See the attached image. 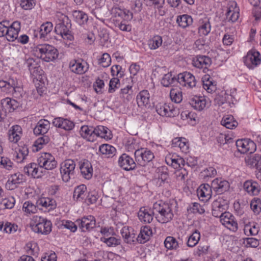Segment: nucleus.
Instances as JSON below:
<instances>
[{
    "instance_id": "obj_1",
    "label": "nucleus",
    "mask_w": 261,
    "mask_h": 261,
    "mask_svg": "<svg viewBox=\"0 0 261 261\" xmlns=\"http://www.w3.org/2000/svg\"><path fill=\"white\" fill-rule=\"evenodd\" d=\"M172 207V205L169 203L155 202L153 205L152 213L158 222L166 223L173 217Z\"/></svg>"
},
{
    "instance_id": "obj_2",
    "label": "nucleus",
    "mask_w": 261,
    "mask_h": 261,
    "mask_svg": "<svg viewBox=\"0 0 261 261\" xmlns=\"http://www.w3.org/2000/svg\"><path fill=\"white\" fill-rule=\"evenodd\" d=\"M33 51L35 56L45 62L53 61L58 56L57 49L48 44H38L33 48Z\"/></svg>"
},
{
    "instance_id": "obj_3",
    "label": "nucleus",
    "mask_w": 261,
    "mask_h": 261,
    "mask_svg": "<svg viewBox=\"0 0 261 261\" xmlns=\"http://www.w3.org/2000/svg\"><path fill=\"white\" fill-rule=\"evenodd\" d=\"M30 225L32 229L38 233L47 234L51 231L52 224L51 222L41 216H34Z\"/></svg>"
},
{
    "instance_id": "obj_4",
    "label": "nucleus",
    "mask_w": 261,
    "mask_h": 261,
    "mask_svg": "<svg viewBox=\"0 0 261 261\" xmlns=\"http://www.w3.org/2000/svg\"><path fill=\"white\" fill-rule=\"evenodd\" d=\"M71 27L70 21L67 16H64L62 20H60L55 28V32L60 35L62 37L67 40L71 41L73 39V36L70 29Z\"/></svg>"
},
{
    "instance_id": "obj_5",
    "label": "nucleus",
    "mask_w": 261,
    "mask_h": 261,
    "mask_svg": "<svg viewBox=\"0 0 261 261\" xmlns=\"http://www.w3.org/2000/svg\"><path fill=\"white\" fill-rule=\"evenodd\" d=\"M75 166V162L70 159L65 160L61 164L60 173L64 182L74 178Z\"/></svg>"
},
{
    "instance_id": "obj_6",
    "label": "nucleus",
    "mask_w": 261,
    "mask_h": 261,
    "mask_svg": "<svg viewBox=\"0 0 261 261\" xmlns=\"http://www.w3.org/2000/svg\"><path fill=\"white\" fill-rule=\"evenodd\" d=\"M135 160L138 164L145 166L154 158L153 153L145 148H141L135 152Z\"/></svg>"
},
{
    "instance_id": "obj_7",
    "label": "nucleus",
    "mask_w": 261,
    "mask_h": 261,
    "mask_svg": "<svg viewBox=\"0 0 261 261\" xmlns=\"http://www.w3.org/2000/svg\"><path fill=\"white\" fill-rule=\"evenodd\" d=\"M37 163L40 169L53 170L57 165L55 158L49 153L44 152L41 154L37 159Z\"/></svg>"
},
{
    "instance_id": "obj_8",
    "label": "nucleus",
    "mask_w": 261,
    "mask_h": 261,
    "mask_svg": "<svg viewBox=\"0 0 261 261\" xmlns=\"http://www.w3.org/2000/svg\"><path fill=\"white\" fill-rule=\"evenodd\" d=\"M177 82L182 87L188 89L195 87L197 81L195 77L190 72H184L178 75Z\"/></svg>"
},
{
    "instance_id": "obj_9",
    "label": "nucleus",
    "mask_w": 261,
    "mask_h": 261,
    "mask_svg": "<svg viewBox=\"0 0 261 261\" xmlns=\"http://www.w3.org/2000/svg\"><path fill=\"white\" fill-rule=\"evenodd\" d=\"M238 151L241 153H252L256 150V144L250 139L238 140L236 143Z\"/></svg>"
},
{
    "instance_id": "obj_10",
    "label": "nucleus",
    "mask_w": 261,
    "mask_h": 261,
    "mask_svg": "<svg viewBox=\"0 0 261 261\" xmlns=\"http://www.w3.org/2000/svg\"><path fill=\"white\" fill-rule=\"evenodd\" d=\"M75 223L83 232L90 231L96 226L95 219L93 216L91 215L84 217L81 219H77Z\"/></svg>"
},
{
    "instance_id": "obj_11",
    "label": "nucleus",
    "mask_w": 261,
    "mask_h": 261,
    "mask_svg": "<svg viewBox=\"0 0 261 261\" xmlns=\"http://www.w3.org/2000/svg\"><path fill=\"white\" fill-rule=\"evenodd\" d=\"M7 93H12L15 96L21 95L22 88L20 82H19L16 77L11 76L7 81Z\"/></svg>"
},
{
    "instance_id": "obj_12",
    "label": "nucleus",
    "mask_w": 261,
    "mask_h": 261,
    "mask_svg": "<svg viewBox=\"0 0 261 261\" xmlns=\"http://www.w3.org/2000/svg\"><path fill=\"white\" fill-rule=\"evenodd\" d=\"M155 110L158 114L162 116L174 117L176 113L172 104L159 103L155 106Z\"/></svg>"
},
{
    "instance_id": "obj_13",
    "label": "nucleus",
    "mask_w": 261,
    "mask_h": 261,
    "mask_svg": "<svg viewBox=\"0 0 261 261\" xmlns=\"http://www.w3.org/2000/svg\"><path fill=\"white\" fill-rule=\"evenodd\" d=\"M220 222L228 229L233 231L238 229V223L234 220V216L230 213L224 212V214L221 217Z\"/></svg>"
},
{
    "instance_id": "obj_14",
    "label": "nucleus",
    "mask_w": 261,
    "mask_h": 261,
    "mask_svg": "<svg viewBox=\"0 0 261 261\" xmlns=\"http://www.w3.org/2000/svg\"><path fill=\"white\" fill-rule=\"evenodd\" d=\"M212 188L217 194H222L227 191L229 188V183L222 178H217L211 184Z\"/></svg>"
},
{
    "instance_id": "obj_15",
    "label": "nucleus",
    "mask_w": 261,
    "mask_h": 261,
    "mask_svg": "<svg viewBox=\"0 0 261 261\" xmlns=\"http://www.w3.org/2000/svg\"><path fill=\"white\" fill-rule=\"evenodd\" d=\"M237 5L235 2H231L228 4L225 14L226 19L228 21L234 22L238 19L239 9Z\"/></svg>"
},
{
    "instance_id": "obj_16",
    "label": "nucleus",
    "mask_w": 261,
    "mask_h": 261,
    "mask_svg": "<svg viewBox=\"0 0 261 261\" xmlns=\"http://www.w3.org/2000/svg\"><path fill=\"white\" fill-rule=\"evenodd\" d=\"M20 30V23L18 21L13 22L8 28L5 36L9 41H13L18 38V33Z\"/></svg>"
},
{
    "instance_id": "obj_17",
    "label": "nucleus",
    "mask_w": 261,
    "mask_h": 261,
    "mask_svg": "<svg viewBox=\"0 0 261 261\" xmlns=\"http://www.w3.org/2000/svg\"><path fill=\"white\" fill-rule=\"evenodd\" d=\"M53 124L55 127L64 129L67 131L72 130L74 127V124L72 121L62 117L54 118Z\"/></svg>"
},
{
    "instance_id": "obj_18",
    "label": "nucleus",
    "mask_w": 261,
    "mask_h": 261,
    "mask_svg": "<svg viewBox=\"0 0 261 261\" xmlns=\"http://www.w3.org/2000/svg\"><path fill=\"white\" fill-rule=\"evenodd\" d=\"M211 59L207 56H197L193 60V65L199 68H203V71L205 72V70L211 65Z\"/></svg>"
},
{
    "instance_id": "obj_19",
    "label": "nucleus",
    "mask_w": 261,
    "mask_h": 261,
    "mask_svg": "<svg viewBox=\"0 0 261 261\" xmlns=\"http://www.w3.org/2000/svg\"><path fill=\"white\" fill-rule=\"evenodd\" d=\"M118 163L121 168L126 171L133 170L136 167V163L134 160L126 154H123L120 156Z\"/></svg>"
},
{
    "instance_id": "obj_20",
    "label": "nucleus",
    "mask_w": 261,
    "mask_h": 261,
    "mask_svg": "<svg viewBox=\"0 0 261 261\" xmlns=\"http://www.w3.org/2000/svg\"><path fill=\"white\" fill-rule=\"evenodd\" d=\"M212 185L204 184L201 185L197 190L199 198L203 201H206L210 199L212 193Z\"/></svg>"
},
{
    "instance_id": "obj_21",
    "label": "nucleus",
    "mask_w": 261,
    "mask_h": 261,
    "mask_svg": "<svg viewBox=\"0 0 261 261\" xmlns=\"http://www.w3.org/2000/svg\"><path fill=\"white\" fill-rule=\"evenodd\" d=\"M244 190L250 195H257L260 190V188L259 184L252 180L246 181L244 183Z\"/></svg>"
},
{
    "instance_id": "obj_22",
    "label": "nucleus",
    "mask_w": 261,
    "mask_h": 261,
    "mask_svg": "<svg viewBox=\"0 0 261 261\" xmlns=\"http://www.w3.org/2000/svg\"><path fill=\"white\" fill-rule=\"evenodd\" d=\"M50 127V122L45 119H41L38 121L36 127L34 128V133L36 135L46 134Z\"/></svg>"
},
{
    "instance_id": "obj_23",
    "label": "nucleus",
    "mask_w": 261,
    "mask_h": 261,
    "mask_svg": "<svg viewBox=\"0 0 261 261\" xmlns=\"http://www.w3.org/2000/svg\"><path fill=\"white\" fill-rule=\"evenodd\" d=\"M22 128L18 125H14L8 131L9 140L10 142L17 143L20 139Z\"/></svg>"
},
{
    "instance_id": "obj_24",
    "label": "nucleus",
    "mask_w": 261,
    "mask_h": 261,
    "mask_svg": "<svg viewBox=\"0 0 261 261\" xmlns=\"http://www.w3.org/2000/svg\"><path fill=\"white\" fill-rule=\"evenodd\" d=\"M189 103L195 110H202L206 106V99L203 96H194L189 99Z\"/></svg>"
},
{
    "instance_id": "obj_25",
    "label": "nucleus",
    "mask_w": 261,
    "mask_h": 261,
    "mask_svg": "<svg viewBox=\"0 0 261 261\" xmlns=\"http://www.w3.org/2000/svg\"><path fill=\"white\" fill-rule=\"evenodd\" d=\"M226 205L222 204L220 201L215 200L212 203V215L220 219L226 211Z\"/></svg>"
},
{
    "instance_id": "obj_26",
    "label": "nucleus",
    "mask_w": 261,
    "mask_h": 261,
    "mask_svg": "<svg viewBox=\"0 0 261 261\" xmlns=\"http://www.w3.org/2000/svg\"><path fill=\"white\" fill-rule=\"evenodd\" d=\"M87 194L86 186L84 185H81L75 188L73 197L76 201H83L85 199Z\"/></svg>"
},
{
    "instance_id": "obj_27",
    "label": "nucleus",
    "mask_w": 261,
    "mask_h": 261,
    "mask_svg": "<svg viewBox=\"0 0 261 261\" xmlns=\"http://www.w3.org/2000/svg\"><path fill=\"white\" fill-rule=\"evenodd\" d=\"M153 214L151 210H148L145 207H141L138 212L139 220L145 223H150L153 220Z\"/></svg>"
},
{
    "instance_id": "obj_28",
    "label": "nucleus",
    "mask_w": 261,
    "mask_h": 261,
    "mask_svg": "<svg viewBox=\"0 0 261 261\" xmlns=\"http://www.w3.org/2000/svg\"><path fill=\"white\" fill-rule=\"evenodd\" d=\"M80 169L81 174L85 178L89 179L92 177L93 169L91 164L88 160L80 163Z\"/></svg>"
},
{
    "instance_id": "obj_29",
    "label": "nucleus",
    "mask_w": 261,
    "mask_h": 261,
    "mask_svg": "<svg viewBox=\"0 0 261 261\" xmlns=\"http://www.w3.org/2000/svg\"><path fill=\"white\" fill-rule=\"evenodd\" d=\"M152 235L151 228L147 226L141 227L140 233L138 234L136 240L141 244H144L148 241Z\"/></svg>"
},
{
    "instance_id": "obj_30",
    "label": "nucleus",
    "mask_w": 261,
    "mask_h": 261,
    "mask_svg": "<svg viewBox=\"0 0 261 261\" xmlns=\"http://www.w3.org/2000/svg\"><path fill=\"white\" fill-rule=\"evenodd\" d=\"M246 164L251 167H255L256 169L261 168V155L254 154L246 157L245 159Z\"/></svg>"
},
{
    "instance_id": "obj_31",
    "label": "nucleus",
    "mask_w": 261,
    "mask_h": 261,
    "mask_svg": "<svg viewBox=\"0 0 261 261\" xmlns=\"http://www.w3.org/2000/svg\"><path fill=\"white\" fill-rule=\"evenodd\" d=\"M39 165L35 163H31L25 166L23 168L24 172L29 176H31L33 177H38L40 176L39 174Z\"/></svg>"
},
{
    "instance_id": "obj_32",
    "label": "nucleus",
    "mask_w": 261,
    "mask_h": 261,
    "mask_svg": "<svg viewBox=\"0 0 261 261\" xmlns=\"http://www.w3.org/2000/svg\"><path fill=\"white\" fill-rule=\"evenodd\" d=\"M137 102L139 107L146 106L149 103L150 95L147 90L141 91L137 96Z\"/></svg>"
},
{
    "instance_id": "obj_33",
    "label": "nucleus",
    "mask_w": 261,
    "mask_h": 261,
    "mask_svg": "<svg viewBox=\"0 0 261 261\" xmlns=\"http://www.w3.org/2000/svg\"><path fill=\"white\" fill-rule=\"evenodd\" d=\"M112 13L115 17H121L124 20H130L133 18V13L128 10H122L118 7L113 8Z\"/></svg>"
},
{
    "instance_id": "obj_34",
    "label": "nucleus",
    "mask_w": 261,
    "mask_h": 261,
    "mask_svg": "<svg viewBox=\"0 0 261 261\" xmlns=\"http://www.w3.org/2000/svg\"><path fill=\"white\" fill-rule=\"evenodd\" d=\"M203 87L208 93H212L216 90V84L209 75H205L202 78Z\"/></svg>"
},
{
    "instance_id": "obj_35",
    "label": "nucleus",
    "mask_w": 261,
    "mask_h": 261,
    "mask_svg": "<svg viewBox=\"0 0 261 261\" xmlns=\"http://www.w3.org/2000/svg\"><path fill=\"white\" fill-rule=\"evenodd\" d=\"M38 206H41L48 211L54 209L56 206V202L54 199L48 197H42L37 201Z\"/></svg>"
},
{
    "instance_id": "obj_36",
    "label": "nucleus",
    "mask_w": 261,
    "mask_h": 261,
    "mask_svg": "<svg viewBox=\"0 0 261 261\" xmlns=\"http://www.w3.org/2000/svg\"><path fill=\"white\" fill-rule=\"evenodd\" d=\"M93 128L88 127V126H83L81 128L80 133L82 137L86 138L88 141L93 142L95 140L94 138Z\"/></svg>"
},
{
    "instance_id": "obj_37",
    "label": "nucleus",
    "mask_w": 261,
    "mask_h": 261,
    "mask_svg": "<svg viewBox=\"0 0 261 261\" xmlns=\"http://www.w3.org/2000/svg\"><path fill=\"white\" fill-rule=\"evenodd\" d=\"M99 151L107 158H111L115 155L116 149L110 145L104 144L99 146Z\"/></svg>"
},
{
    "instance_id": "obj_38",
    "label": "nucleus",
    "mask_w": 261,
    "mask_h": 261,
    "mask_svg": "<svg viewBox=\"0 0 261 261\" xmlns=\"http://www.w3.org/2000/svg\"><path fill=\"white\" fill-rule=\"evenodd\" d=\"M70 70L76 74H83L87 71V68L81 62L73 61L71 62L69 65Z\"/></svg>"
},
{
    "instance_id": "obj_39",
    "label": "nucleus",
    "mask_w": 261,
    "mask_h": 261,
    "mask_svg": "<svg viewBox=\"0 0 261 261\" xmlns=\"http://www.w3.org/2000/svg\"><path fill=\"white\" fill-rule=\"evenodd\" d=\"M133 90L131 86H127L121 89L120 96L123 99L124 102L130 101L133 98Z\"/></svg>"
},
{
    "instance_id": "obj_40",
    "label": "nucleus",
    "mask_w": 261,
    "mask_h": 261,
    "mask_svg": "<svg viewBox=\"0 0 261 261\" xmlns=\"http://www.w3.org/2000/svg\"><path fill=\"white\" fill-rule=\"evenodd\" d=\"M72 15L80 25L85 24L88 20V15L82 11L74 10L72 12Z\"/></svg>"
},
{
    "instance_id": "obj_41",
    "label": "nucleus",
    "mask_w": 261,
    "mask_h": 261,
    "mask_svg": "<svg viewBox=\"0 0 261 261\" xmlns=\"http://www.w3.org/2000/svg\"><path fill=\"white\" fill-rule=\"evenodd\" d=\"M176 22L179 27L185 28L192 23L193 19L191 16L185 14L178 16Z\"/></svg>"
},
{
    "instance_id": "obj_42",
    "label": "nucleus",
    "mask_w": 261,
    "mask_h": 261,
    "mask_svg": "<svg viewBox=\"0 0 261 261\" xmlns=\"http://www.w3.org/2000/svg\"><path fill=\"white\" fill-rule=\"evenodd\" d=\"M221 124L229 129H233L238 125V122L233 119V116L231 115L224 116L221 121Z\"/></svg>"
},
{
    "instance_id": "obj_43",
    "label": "nucleus",
    "mask_w": 261,
    "mask_h": 261,
    "mask_svg": "<svg viewBox=\"0 0 261 261\" xmlns=\"http://www.w3.org/2000/svg\"><path fill=\"white\" fill-rule=\"evenodd\" d=\"M247 60L255 66H257L260 63L261 59L260 54L258 51H252L247 54Z\"/></svg>"
},
{
    "instance_id": "obj_44",
    "label": "nucleus",
    "mask_w": 261,
    "mask_h": 261,
    "mask_svg": "<svg viewBox=\"0 0 261 261\" xmlns=\"http://www.w3.org/2000/svg\"><path fill=\"white\" fill-rule=\"evenodd\" d=\"M162 38L157 35L148 41V45L150 49H155L162 45Z\"/></svg>"
},
{
    "instance_id": "obj_45",
    "label": "nucleus",
    "mask_w": 261,
    "mask_h": 261,
    "mask_svg": "<svg viewBox=\"0 0 261 261\" xmlns=\"http://www.w3.org/2000/svg\"><path fill=\"white\" fill-rule=\"evenodd\" d=\"M200 239V232L195 230L192 234H191L187 241V245L189 247H193L195 246L198 243Z\"/></svg>"
},
{
    "instance_id": "obj_46",
    "label": "nucleus",
    "mask_w": 261,
    "mask_h": 261,
    "mask_svg": "<svg viewBox=\"0 0 261 261\" xmlns=\"http://www.w3.org/2000/svg\"><path fill=\"white\" fill-rule=\"evenodd\" d=\"M211 30V25L209 21L205 20L201 22L198 29V33L200 36L207 35Z\"/></svg>"
},
{
    "instance_id": "obj_47",
    "label": "nucleus",
    "mask_w": 261,
    "mask_h": 261,
    "mask_svg": "<svg viewBox=\"0 0 261 261\" xmlns=\"http://www.w3.org/2000/svg\"><path fill=\"white\" fill-rule=\"evenodd\" d=\"M177 82L175 76H172L171 73H168L164 75L162 79L161 83L164 87H169L174 85L175 82Z\"/></svg>"
},
{
    "instance_id": "obj_48",
    "label": "nucleus",
    "mask_w": 261,
    "mask_h": 261,
    "mask_svg": "<svg viewBox=\"0 0 261 261\" xmlns=\"http://www.w3.org/2000/svg\"><path fill=\"white\" fill-rule=\"evenodd\" d=\"M53 25L50 22H46L42 24L40 28V38L45 37L53 29Z\"/></svg>"
},
{
    "instance_id": "obj_49",
    "label": "nucleus",
    "mask_w": 261,
    "mask_h": 261,
    "mask_svg": "<svg viewBox=\"0 0 261 261\" xmlns=\"http://www.w3.org/2000/svg\"><path fill=\"white\" fill-rule=\"evenodd\" d=\"M18 226L14 224L7 222L5 224H0V230L3 231L6 233H12L15 232L17 230Z\"/></svg>"
},
{
    "instance_id": "obj_50",
    "label": "nucleus",
    "mask_w": 261,
    "mask_h": 261,
    "mask_svg": "<svg viewBox=\"0 0 261 261\" xmlns=\"http://www.w3.org/2000/svg\"><path fill=\"white\" fill-rule=\"evenodd\" d=\"M108 128L103 126H98L96 127L93 128L94 132V138L95 137H99L101 138H105L107 137V134L108 133Z\"/></svg>"
},
{
    "instance_id": "obj_51",
    "label": "nucleus",
    "mask_w": 261,
    "mask_h": 261,
    "mask_svg": "<svg viewBox=\"0 0 261 261\" xmlns=\"http://www.w3.org/2000/svg\"><path fill=\"white\" fill-rule=\"evenodd\" d=\"M250 207L255 215L261 212V200L254 198L250 202Z\"/></svg>"
},
{
    "instance_id": "obj_52",
    "label": "nucleus",
    "mask_w": 261,
    "mask_h": 261,
    "mask_svg": "<svg viewBox=\"0 0 261 261\" xmlns=\"http://www.w3.org/2000/svg\"><path fill=\"white\" fill-rule=\"evenodd\" d=\"M165 246L168 249H176L178 247V243L173 237H167L164 241Z\"/></svg>"
},
{
    "instance_id": "obj_53",
    "label": "nucleus",
    "mask_w": 261,
    "mask_h": 261,
    "mask_svg": "<svg viewBox=\"0 0 261 261\" xmlns=\"http://www.w3.org/2000/svg\"><path fill=\"white\" fill-rule=\"evenodd\" d=\"M170 97L171 100L175 103H179L182 100L181 93L177 89H172L170 90Z\"/></svg>"
},
{
    "instance_id": "obj_54",
    "label": "nucleus",
    "mask_w": 261,
    "mask_h": 261,
    "mask_svg": "<svg viewBox=\"0 0 261 261\" xmlns=\"http://www.w3.org/2000/svg\"><path fill=\"white\" fill-rule=\"evenodd\" d=\"M243 243L246 247L252 248H256L259 244V241L254 238H244Z\"/></svg>"
},
{
    "instance_id": "obj_55",
    "label": "nucleus",
    "mask_w": 261,
    "mask_h": 261,
    "mask_svg": "<svg viewBox=\"0 0 261 261\" xmlns=\"http://www.w3.org/2000/svg\"><path fill=\"white\" fill-rule=\"evenodd\" d=\"M101 241L105 243L109 247H115L120 243V241L115 237H110L108 238H101Z\"/></svg>"
},
{
    "instance_id": "obj_56",
    "label": "nucleus",
    "mask_w": 261,
    "mask_h": 261,
    "mask_svg": "<svg viewBox=\"0 0 261 261\" xmlns=\"http://www.w3.org/2000/svg\"><path fill=\"white\" fill-rule=\"evenodd\" d=\"M49 140V138L47 136H43L36 140L34 145L37 148V150H38L42 148L43 145L48 143Z\"/></svg>"
},
{
    "instance_id": "obj_57",
    "label": "nucleus",
    "mask_w": 261,
    "mask_h": 261,
    "mask_svg": "<svg viewBox=\"0 0 261 261\" xmlns=\"http://www.w3.org/2000/svg\"><path fill=\"white\" fill-rule=\"evenodd\" d=\"M23 210L29 214L35 213L37 211L36 206L30 201H26L23 203Z\"/></svg>"
},
{
    "instance_id": "obj_58",
    "label": "nucleus",
    "mask_w": 261,
    "mask_h": 261,
    "mask_svg": "<svg viewBox=\"0 0 261 261\" xmlns=\"http://www.w3.org/2000/svg\"><path fill=\"white\" fill-rule=\"evenodd\" d=\"M216 170L213 167H210L204 170L201 172V175L204 179H206L207 177L215 176L216 175Z\"/></svg>"
},
{
    "instance_id": "obj_59",
    "label": "nucleus",
    "mask_w": 261,
    "mask_h": 261,
    "mask_svg": "<svg viewBox=\"0 0 261 261\" xmlns=\"http://www.w3.org/2000/svg\"><path fill=\"white\" fill-rule=\"evenodd\" d=\"M111 61L110 56L107 53H105L99 59V64L103 67H107L110 65Z\"/></svg>"
},
{
    "instance_id": "obj_60",
    "label": "nucleus",
    "mask_w": 261,
    "mask_h": 261,
    "mask_svg": "<svg viewBox=\"0 0 261 261\" xmlns=\"http://www.w3.org/2000/svg\"><path fill=\"white\" fill-rule=\"evenodd\" d=\"M27 64L31 74L35 75V71L39 69V67L36 66L35 61L33 59H29L27 61Z\"/></svg>"
},
{
    "instance_id": "obj_61",
    "label": "nucleus",
    "mask_w": 261,
    "mask_h": 261,
    "mask_svg": "<svg viewBox=\"0 0 261 261\" xmlns=\"http://www.w3.org/2000/svg\"><path fill=\"white\" fill-rule=\"evenodd\" d=\"M9 180L13 184H19L22 182L23 175L20 173H15L11 175Z\"/></svg>"
},
{
    "instance_id": "obj_62",
    "label": "nucleus",
    "mask_w": 261,
    "mask_h": 261,
    "mask_svg": "<svg viewBox=\"0 0 261 261\" xmlns=\"http://www.w3.org/2000/svg\"><path fill=\"white\" fill-rule=\"evenodd\" d=\"M35 5L34 0H21L20 6L24 10H30Z\"/></svg>"
},
{
    "instance_id": "obj_63",
    "label": "nucleus",
    "mask_w": 261,
    "mask_h": 261,
    "mask_svg": "<svg viewBox=\"0 0 261 261\" xmlns=\"http://www.w3.org/2000/svg\"><path fill=\"white\" fill-rule=\"evenodd\" d=\"M118 84H119V80L118 78L114 77L112 79L109 83V92H114L115 91V89L118 88L117 85Z\"/></svg>"
},
{
    "instance_id": "obj_64",
    "label": "nucleus",
    "mask_w": 261,
    "mask_h": 261,
    "mask_svg": "<svg viewBox=\"0 0 261 261\" xmlns=\"http://www.w3.org/2000/svg\"><path fill=\"white\" fill-rule=\"evenodd\" d=\"M167 164L170 165L175 169H178L177 158H173V155L167 156L165 159Z\"/></svg>"
}]
</instances>
